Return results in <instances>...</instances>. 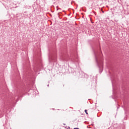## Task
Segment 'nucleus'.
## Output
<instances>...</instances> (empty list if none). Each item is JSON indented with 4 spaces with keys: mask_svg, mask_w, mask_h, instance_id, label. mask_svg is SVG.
Listing matches in <instances>:
<instances>
[{
    "mask_svg": "<svg viewBox=\"0 0 129 129\" xmlns=\"http://www.w3.org/2000/svg\"><path fill=\"white\" fill-rule=\"evenodd\" d=\"M85 111L86 114H88V113H87V110H85Z\"/></svg>",
    "mask_w": 129,
    "mask_h": 129,
    "instance_id": "1",
    "label": "nucleus"
}]
</instances>
